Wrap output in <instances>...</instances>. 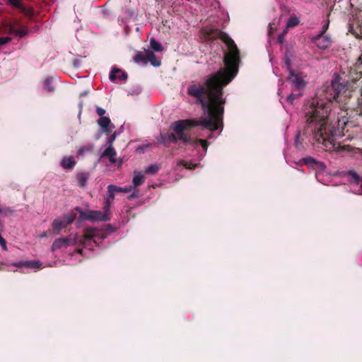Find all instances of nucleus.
<instances>
[{"mask_svg": "<svg viewBox=\"0 0 362 362\" xmlns=\"http://www.w3.org/2000/svg\"><path fill=\"white\" fill-rule=\"evenodd\" d=\"M117 155V152L112 146H108L104 152L102 153V158H108L109 160L111 163L115 164L117 163V159L115 156Z\"/></svg>", "mask_w": 362, "mask_h": 362, "instance_id": "9b49d317", "label": "nucleus"}, {"mask_svg": "<svg viewBox=\"0 0 362 362\" xmlns=\"http://www.w3.org/2000/svg\"><path fill=\"white\" fill-rule=\"evenodd\" d=\"M300 161L303 162L309 168H314L315 165L316 164L317 160L312 157H308L302 158Z\"/></svg>", "mask_w": 362, "mask_h": 362, "instance_id": "bb28decb", "label": "nucleus"}, {"mask_svg": "<svg viewBox=\"0 0 362 362\" xmlns=\"http://www.w3.org/2000/svg\"><path fill=\"white\" fill-rule=\"evenodd\" d=\"M328 26H329V21H327V22L326 23V24H325V25L322 26V30H321V32H320V34L323 35V34L326 32V30H327Z\"/></svg>", "mask_w": 362, "mask_h": 362, "instance_id": "4c0bfd02", "label": "nucleus"}, {"mask_svg": "<svg viewBox=\"0 0 362 362\" xmlns=\"http://www.w3.org/2000/svg\"><path fill=\"white\" fill-rule=\"evenodd\" d=\"M96 230L92 228H87L84 230L83 238L87 240H91L96 235Z\"/></svg>", "mask_w": 362, "mask_h": 362, "instance_id": "6ab92c4d", "label": "nucleus"}, {"mask_svg": "<svg viewBox=\"0 0 362 362\" xmlns=\"http://www.w3.org/2000/svg\"><path fill=\"white\" fill-rule=\"evenodd\" d=\"M74 210L79 213L80 220H88L92 222L107 221L110 220L108 212H106L105 210L104 212L93 210L83 211L82 209L78 206L76 207Z\"/></svg>", "mask_w": 362, "mask_h": 362, "instance_id": "7ed1b4c3", "label": "nucleus"}, {"mask_svg": "<svg viewBox=\"0 0 362 362\" xmlns=\"http://www.w3.org/2000/svg\"><path fill=\"white\" fill-rule=\"evenodd\" d=\"M146 64L148 62H151V64L153 66H159L160 65V62L157 59L156 54L151 50H146Z\"/></svg>", "mask_w": 362, "mask_h": 362, "instance_id": "f8f14e48", "label": "nucleus"}, {"mask_svg": "<svg viewBox=\"0 0 362 362\" xmlns=\"http://www.w3.org/2000/svg\"><path fill=\"white\" fill-rule=\"evenodd\" d=\"M151 47L156 52H161L163 49V46L155 38H151L150 40Z\"/></svg>", "mask_w": 362, "mask_h": 362, "instance_id": "5701e85b", "label": "nucleus"}, {"mask_svg": "<svg viewBox=\"0 0 362 362\" xmlns=\"http://www.w3.org/2000/svg\"><path fill=\"white\" fill-rule=\"evenodd\" d=\"M146 54H144L141 52H138L134 57V61L136 64H146Z\"/></svg>", "mask_w": 362, "mask_h": 362, "instance_id": "aec40b11", "label": "nucleus"}, {"mask_svg": "<svg viewBox=\"0 0 362 362\" xmlns=\"http://www.w3.org/2000/svg\"><path fill=\"white\" fill-rule=\"evenodd\" d=\"M301 95H302V93H296V94L295 93H291L290 95H288L287 96L286 101L290 105H293L294 100L300 98Z\"/></svg>", "mask_w": 362, "mask_h": 362, "instance_id": "2f4dec72", "label": "nucleus"}, {"mask_svg": "<svg viewBox=\"0 0 362 362\" xmlns=\"http://www.w3.org/2000/svg\"><path fill=\"white\" fill-rule=\"evenodd\" d=\"M314 168L319 170L323 171L326 168V165L324 163L317 160L316 164L315 165Z\"/></svg>", "mask_w": 362, "mask_h": 362, "instance_id": "473e14b6", "label": "nucleus"}, {"mask_svg": "<svg viewBox=\"0 0 362 362\" xmlns=\"http://www.w3.org/2000/svg\"><path fill=\"white\" fill-rule=\"evenodd\" d=\"M122 164V159H119V163H118V167L121 166Z\"/></svg>", "mask_w": 362, "mask_h": 362, "instance_id": "c03bdc74", "label": "nucleus"}, {"mask_svg": "<svg viewBox=\"0 0 362 362\" xmlns=\"http://www.w3.org/2000/svg\"><path fill=\"white\" fill-rule=\"evenodd\" d=\"M96 112L100 117H105L104 115L105 114V110L100 107H96Z\"/></svg>", "mask_w": 362, "mask_h": 362, "instance_id": "72a5a7b5", "label": "nucleus"}, {"mask_svg": "<svg viewBox=\"0 0 362 362\" xmlns=\"http://www.w3.org/2000/svg\"><path fill=\"white\" fill-rule=\"evenodd\" d=\"M138 197H139L138 191L135 190L132 194H130L128 197V199H134V198H136Z\"/></svg>", "mask_w": 362, "mask_h": 362, "instance_id": "58836bf2", "label": "nucleus"}, {"mask_svg": "<svg viewBox=\"0 0 362 362\" xmlns=\"http://www.w3.org/2000/svg\"><path fill=\"white\" fill-rule=\"evenodd\" d=\"M12 266L16 267H25L27 269H40L41 264L37 261H20L12 264Z\"/></svg>", "mask_w": 362, "mask_h": 362, "instance_id": "6e6552de", "label": "nucleus"}, {"mask_svg": "<svg viewBox=\"0 0 362 362\" xmlns=\"http://www.w3.org/2000/svg\"><path fill=\"white\" fill-rule=\"evenodd\" d=\"M117 78H119L120 81H125L127 78V74L122 71L119 69L113 68L110 74V79L114 81Z\"/></svg>", "mask_w": 362, "mask_h": 362, "instance_id": "9d476101", "label": "nucleus"}, {"mask_svg": "<svg viewBox=\"0 0 362 362\" xmlns=\"http://www.w3.org/2000/svg\"><path fill=\"white\" fill-rule=\"evenodd\" d=\"M159 170V167L158 165L153 164L148 166L146 170L145 173L147 174H155Z\"/></svg>", "mask_w": 362, "mask_h": 362, "instance_id": "7c9ffc66", "label": "nucleus"}, {"mask_svg": "<svg viewBox=\"0 0 362 362\" xmlns=\"http://www.w3.org/2000/svg\"><path fill=\"white\" fill-rule=\"evenodd\" d=\"M315 44L320 49H326L331 46L332 41L329 37L319 34L315 37Z\"/></svg>", "mask_w": 362, "mask_h": 362, "instance_id": "423d86ee", "label": "nucleus"}, {"mask_svg": "<svg viewBox=\"0 0 362 362\" xmlns=\"http://www.w3.org/2000/svg\"><path fill=\"white\" fill-rule=\"evenodd\" d=\"M300 23L299 18L296 16H291L286 23V28L297 26Z\"/></svg>", "mask_w": 362, "mask_h": 362, "instance_id": "b1692460", "label": "nucleus"}, {"mask_svg": "<svg viewBox=\"0 0 362 362\" xmlns=\"http://www.w3.org/2000/svg\"><path fill=\"white\" fill-rule=\"evenodd\" d=\"M89 177L90 174L88 172L78 173L77 174L78 185L81 187H84L86 185Z\"/></svg>", "mask_w": 362, "mask_h": 362, "instance_id": "2eb2a0df", "label": "nucleus"}, {"mask_svg": "<svg viewBox=\"0 0 362 362\" xmlns=\"http://www.w3.org/2000/svg\"><path fill=\"white\" fill-rule=\"evenodd\" d=\"M216 37L226 45L228 52L224 54V68L209 76L203 83H194L187 87V93L196 99L197 104L202 107L204 115L199 119H180L171 124L173 133L160 134L158 141L168 146L169 143H177L178 140L188 144L191 136L185 133L190 128L200 126L202 129L210 132L222 130L223 128L224 105L226 99L223 88L237 75L240 62V51L233 40L225 32L216 30Z\"/></svg>", "mask_w": 362, "mask_h": 362, "instance_id": "f257e3e1", "label": "nucleus"}, {"mask_svg": "<svg viewBox=\"0 0 362 362\" xmlns=\"http://www.w3.org/2000/svg\"><path fill=\"white\" fill-rule=\"evenodd\" d=\"M53 232L55 234H59L63 227H66L63 221L59 219H54L52 223Z\"/></svg>", "mask_w": 362, "mask_h": 362, "instance_id": "f3484780", "label": "nucleus"}, {"mask_svg": "<svg viewBox=\"0 0 362 362\" xmlns=\"http://www.w3.org/2000/svg\"><path fill=\"white\" fill-rule=\"evenodd\" d=\"M76 214L72 211H70L68 214L64 215L63 222L65 224V226H67L68 225L71 224L76 219Z\"/></svg>", "mask_w": 362, "mask_h": 362, "instance_id": "a211bd4d", "label": "nucleus"}, {"mask_svg": "<svg viewBox=\"0 0 362 362\" xmlns=\"http://www.w3.org/2000/svg\"><path fill=\"white\" fill-rule=\"evenodd\" d=\"M194 144V145L200 144L202 146V148L205 151L207 150L208 144H207V141L206 140L201 139H192V141L189 144Z\"/></svg>", "mask_w": 362, "mask_h": 362, "instance_id": "a878e982", "label": "nucleus"}, {"mask_svg": "<svg viewBox=\"0 0 362 362\" xmlns=\"http://www.w3.org/2000/svg\"><path fill=\"white\" fill-rule=\"evenodd\" d=\"M98 124L104 133L109 134L112 132V128L110 127L111 121L108 117H100L98 120Z\"/></svg>", "mask_w": 362, "mask_h": 362, "instance_id": "1a4fd4ad", "label": "nucleus"}, {"mask_svg": "<svg viewBox=\"0 0 362 362\" xmlns=\"http://www.w3.org/2000/svg\"><path fill=\"white\" fill-rule=\"evenodd\" d=\"M7 5L19 11L21 13L30 18L34 16L33 8L32 6H25L22 0H7Z\"/></svg>", "mask_w": 362, "mask_h": 362, "instance_id": "20e7f679", "label": "nucleus"}, {"mask_svg": "<svg viewBox=\"0 0 362 362\" xmlns=\"http://www.w3.org/2000/svg\"><path fill=\"white\" fill-rule=\"evenodd\" d=\"M93 149V146L91 145L81 147L77 151V155L83 156L86 152H90Z\"/></svg>", "mask_w": 362, "mask_h": 362, "instance_id": "c756f323", "label": "nucleus"}, {"mask_svg": "<svg viewBox=\"0 0 362 362\" xmlns=\"http://www.w3.org/2000/svg\"><path fill=\"white\" fill-rule=\"evenodd\" d=\"M0 245L1 246V247L4 250H7L6 242L4 238L0 239Z\"/></svg>", "mask_w": 362, "mask_h": 362, "instance_id": "c9c22d12", "label": "nucleus"}, {"mask_svg": "<svg viewBox=\"0 0 362 362\" xmlns=\"http://www.w3.org/2000/svg\"><path fill=\"white\" fill-rule=\"evenodd\" d=\"M346 175L350 176L351 182L356 183V185L359 184V182H360V177H359V175H358L357 173H356L354 170H349L346 173Z\"/></svg>", "mask_w": 362, "mask_h": 362, "instance_id": "393cba45", "label": "nucleus"}, {"mask_svg": "<svg viewBox=\"0 0 362 362\" xmlns=\"http://www.w3.org/2000/svg\"><path fill=\"white\" fill-rule=\"evenodd\" d=\"M178 164L180 165H182L185 168L189 169V170H194L198 166V164H197V163H190V162H187V161H185L183 160H180L178 163Z\"/></svg>", "mask_w": 362, "mask_h": 362, "instance_id": "c85d7f7f", "label": "nucleus"}, {"mask_svg": "<svg viewBox=\"0 0 362 362\" xmlns=\"http://www.w3.org/2000/svg\"><path fill=\"white\" fill-rule=\"evenodd\" d=\"M107 192H108V197L105 200V205L103 207L104 210L106 212H109L111 202L115 199V192L110 188V187L109 185L107 186Z\"/></svg>", "mask_w": 362, "mask_h": 362, "instance_id": "4468645a", "label": "nucleus"}, {"mask_svg": "<svg viewBox=\"0 0 362 362\" xmlns=\"http://www.w3.org/2000/svg\"><path fill=\"white\" fill-rule=\"evenodd\" d=\"M109 186L115 192H115H118V193H127V192H129L130 191H132L133 189L132 187H118V186H116V185H110Z\"/></svg>", "mask_w": 362, "mask_h": 362, "instance_id": "412c9836", "label": "nucleus"}, {"mask_svg": "<svg viewBox=\"0 0 362 362\" xmlns=\"http://www.w3.org/2000/svg\"><path fill=\"white\" fill-rule=\"evenodd\" d=\"M358 78L349 76L347 79L341 76L332 81L326 90L327 102L313 100L305 108L306 124L303 136L309 141L321 144L326 151L335 152H353L358 148L350 145L341 144L336 139V130L328 125V115L331 111V102L344 103L347 109H351L362 115V95L359 97L357 88Z\"/></svg>", "mask_w": 362, "mask_h": 362, "instance_id": "f03ea898", "label": "nucleus"}, {"mask_svg": "<svg viewBox=\"0 0 362 362\" xmlns=\"http://www.w3.org/2000/svg\"><path fill=\"white\" fill-rule=\"evenodd\" d=\"M301 135H300V133L298 132L296 135V145H298V142H299V140H300V138Z\"/></svg>", "mask_w": 362, "mask_h": 362, "instance_id": "37998d69", "label": "nucleus"}, {"mask_svg": "<svg viewBox=\"0 0 362 362\" xmlns=\"http://www.w3.org/2000/svg\"><path fill=\"white\" fill-rule=\"evenodd\" d=\"M284 60H285V63H286V64L287 66L288 69V70L291 69H290V66H291V60H290V59L286 57H285Z\"/></svg>", "mask_w": 362, "mask_h": 362, "instance_id": "ea45409f", "label": "nucleus"}, {"mask_svg": "<svg viewBox=\"0 0 362 362\" xmlns=\"http://www.w3.org/2000/svg\"><path fill=\"white\" fill-rule=\"evenodd\" d=\"M44 88L49 93H52V92L54 91L55 88L52 85V78L48 77L45 79Z\"/></svg>", "mask_w": 362, "mask_h": 362, "instance_id": "cd10ccee", "label": "nucleus"}, {"mask_svg": "<svg viewBox=\"0 0 362 362\" xmlns=\"http://www.w3.org/2000/svg\"><path fill=\"white\" fill-rule=\"evenodd\" d=\"M77 252H78V253H82V250H77Z\"/></svg>", "mask_w": 362, "mask_h": 362, "instance_id": "49530a36", "label": "nucleus"}, {"mask_svg": "<svg viewBox=\"0 0 362 362\" xmlns=\"http://www.w3.org/2000/svg\"><path fill=\"white\" fill-rule=\"evenodd\" d=\"M278 41L279 43H283L284 41V34H280L278 37Z\"/></svg>", "mask_w": 362, "mask_h": 362, "instance_id": "a19ab883", "label": "nucleus"}, {"mask_svg": "<svg viewBox=\"0 0 362 362\" xmlns=\"http://www.w3.org/2000/svg\"><path fill=\"white\" fill-rule=\"evenodd\" d=\"M2 270H3L2 267H0V271H2Z\"/></svg>", "mask_w": 362, "mask_h": 362, "instance_id": "de8ad7c7", "label": "nucleus"}, {"mask_svg": "<svg viewBox=\"0 0 362 362\" xmlns=\"http://www.w3.org/2000/svg\"><path fill=\"white\" fill-rule=\"evenodd\" d=\"M115 139V134H112V136H110L107 140V144H108V146H112V143L114 142Z\"/></svg>", "mask_w": 362, "mask_h": 362, "instance_id": "e433bc0d", "label": "nucleus"}, {"mask_svg": "<svg viewBox=\"0 0 362 362\" xmlns=\"http://www.w3.org/2000/svg\"><path fill=\"white\" fill-rule=\"evenodd\" d=\"M76 165V162L74 160V158L70 157H64L61 161V166L66 170L72 169Z\"/></svg>", "mask_w": 362, "mask_h": 362, "instance_id": "ddd939ff", "label": "nucleus"}, {"mask_svg": "<svg viewBox=\"0 0 362 362\" xmlns=\"http://www.w3.org/2000/svg\"><path fill=\"white\" fill-rule=\"evenodd\" d=\"M356 64L358 66L362 65V54L360 55V57L358 58Z\"/></svg>", "mask_w": 362, "mask_h": 362, "instance_id": "79ce46f5", "label": "nucleus"}, {"mask_svg": "<svg viewBox=\"0 0 362 362\" xmlns=\"http://www.w3.org/2000/svg\"><path fill=\"white\" fill-rule=\"evenodd\" d=\"M11 38L8 37H0V46L6 45L8 42H10Z\"/></svg>", "mask_w": 362, "mask_h": 362, "instance_id": "f704fd0d", "label": "nucleus"}, {"mask_svg": "<svg viewBox=\"0 0 362 362\" xmlns=\"http://www.w3.org/2000/svg\"><path fill=\"white\" fill-rule=\"evenodd\" d=\"M145 177L141 172H135L133 177L134 187H139L144 182Z\"/></svg>", "mask_w": 362, "mask_h": 362, "instance_id": "dca6fc26", "label": "nucleus"}, {"mask_svg": "<svg viewBox=\"0 0 362 362\" xmlns=\"http://www.w3.org/2000/svg\"><path fill=\"white\" fill-rule=\"evenodd\" d=\"M287 29L288 28H286V29L281 34H284V35H285L287 33Z\"/></svg>", "mask_w": 362, "mask_h": 362, "instance_id": "a18cd8bd", "label": "nucleus"}, {"mask_svg": "<svg viewBox=\"0 0 362 362\" xmlns=\"http://www.w3.org/2000/svg\"><path fill=\"white\" fill-rule=\"evenodd\" d=\"M72 244L71 239L69 238H60L55 240L52 245V251H55L63 247H68Z\"/></svg>", "mask_w": 362, "mask_h": 362, "instance_id": "0eeeda50", "label": "nucleus"}, {"mask_svg": "<svg viewBox=\"0 0 362 362\" xmlns=\"http://www.w3.org/2000/svg\"><path fill=\"white\" fill-rule=\"evenodd\" d=\"M287 80L292 83L293 90H302L305 86V82L303 78L298 74H296L292 69H289V76Z\"/></svg>", "mask_w": 362, "mask_h": 362, "instance_id": "39448f33", "label": "nucleus"}, {"mask_svg": "<svg viewBox=\"0 0 362 362\" xmlns=\"http://www.w3.org/2000/svg\"><path fill=\"white\" fill-rule=\"evenodd\" d=\"M10 32L11 33L14 34L21 37H25L28 34L27 29H18L14 27L10 28Z\"/></svg>", "mask_w": 362, "mask_h": 362, "instance_id": "4be33fe9", "label": "nucleus"}]
</instances>
